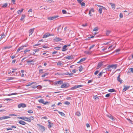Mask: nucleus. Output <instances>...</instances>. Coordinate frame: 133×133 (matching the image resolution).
Masks as SVG:
<instances>
[{
  "label": "nucleus",
  "instance_id": "9d476101",
  "mask_svg": "<svg viewBox=\"0 0 133 133\" xmlns=\"http://www.w3.org/2000/svg\"><path fill=\"white\" fill-rule=\"evenodd\" d=\"M103 65V62H99L98 64V66L97 67V69H98L101 66Z\"/></svg>",
  "mask_w": 133,
  "mask_h": 133
},
{
  "label": "nucleus",
  "instance_id": "864d4df0",
  "mask_svg": "<svg viewBox=\"0 0 133 133\" xmlns=\"http://www.w3.org/2000/svg\"><path fill=\"white\" fill-rule=\"evenodd\" d=\"M62 12L63 14H66L67 13L66 11L65 10H63Z\"/></svg>",
  "mask_w": 133,
  "mask_h": 133
},
{
  "label": "nucleus",
  "instance_id": "c03bdc74",
  "mask_svg": "<svg viewBox=\"0 0 133 133\" xmlns=\"http://www.w3.org/2000/svg\"><path fill=\"white\" fill-rule=\"evenodd\" d=\"M28 118L30 119V122L31 121V120H33L34 119V117L33 116H30Z\"/></svg>",
  "mask_w": 133,
  "mask_h": 133
},
{
  "label": "nucleus",
  "instance_id": "ea45409f",
  "mask_svg": "<svg viewBox=\"0 0 133 133\" xmlns=\"http://www.w3.org/2000/svg\"><path fill=\"white\" fill-rule=\"evenodd\" d=\"M27 112L29 114H32L33 113V112L31 110H28Z\"/></svg>",
  "mask_w": 133,
  "mask_h": 133
},
{
  "label": "nucleus",
  "instance_id": "603ef678",
  "mask_svg": "<svg viewBox=\"0 0 133 133\" xmlns=\"http://www.w3.org/2000/svg\"><path fill=\"white\" fill-rule=\"evenodd\" d=\"M32 9H30L29 10L28 12V14L29 15L30 14V12H32Z\"/></svg>",
  "mask_w": 133,
  "mask_h": 133
},
{
  "label": "nucleus",
  "instance_id": "72a5a7b5",
  "mask_svg": "<svg viewBox=\"0 0 133 133\" xmlns=\"http://www.w3.org/2000/svg\"><path fill=\"white\" fill-rule=\"evenodd\" d=\"M49 74V73H45L44 74L42 75L41 77H45V76L47 75H48Z\"/></svg>",
  "mask_w": 133,
  "mask_h": 133
},
{
  "label": "nucleus",
  "instance_id": "79ce46f5",
  "mask_svg": "<svg viewBox=\"0 0 133 133\" xmlns=\"http://www.w3.org/2000/svg\"><path fill=\"white\" fill-rule=\"evenodd\" d=\"M102 8H100L98 10L99 11V13L101 14L102 11Z\"/></svg>",
  "mask_w": 133,
  "mask_h": 133
},
{
  "label": "nucleus",
  "instance_id": "a18cd8bd",
  "mask_svg": "<svg viewBox=\"0 0 133 133\" xmlns=\"http://www.w3.org/2000/svg\"><path fill=\"white\" fill-rule=\"evenodd\" d=\"M76 88H77V86L76 85H75L74 86L72 87L71 88V89L72 90H74Z\"/></svg>",
  "mask_w": 133,
  "mask_h": 133
},
{
  "label": "nucleus",
  "instance_id": "20e7f679",
  "mask_svg": "<svg viewBox=\"0 0 133 133\" xmlns=\"http://www.w3.org/2000/svg\"><path fill=\"white\" fill-rule=\"evenodd\" d=\"M69 86V83H65L63 84L61 86L62 88H66L68 87Z\"/></svg>",
  "mask_w": 133,
  "mask_h": 133
},
{
  "label": "nucleus",
  "instance_id": "c85d7f7f",
  "mask_svg": "<svg viewBox=\"0 0 133 133\" xmlns=\"http://www.w3.org/2000/svg\"><path fill=\"white\" fill-rule=\"evenodd\" d=\"M103 73L102 72H101L99 73V74L98 75V78H100L101 77Z\"/></svg>",
  "mask_w": 133,
  "mask_h": 133
},
{
  "label": "nucleus",
  "instance_id": "e433bc0d",
  "mask_svg": "<svg viewBox=\"0 0 133 133\" xmlns=\"http://www.w3.org/2000/svg\"><path fill=\"white\" fill-rule=\"evenodd\" d=\"M36 82H33L31 83H29V84L27 85H26V86L27 87H28L30 86L32 84H34V83H35Z\"/></svg>",
  "mask_w": 133,
  "mask_h": 133
},
{
  "label": "nucleus",
  "instance_id": "4be33fe9",
  "mask_svg": "<svg viewBox=\"0 0 133 133\" xmlns=\"http://www.w3.org/2000/svg\"><path fill=\"white\" fill-rule=\"evenodd\" d=\"M111 32V31L109 30H107L106 31V35L108 36L109 35L110 33Z\"/></svg>",
  "mask_w": 133,
  "mask_h": 133
},
{
  "label": "nucleus",
  "instance_id": "473e14b6",
  "mask_svg": "<svg viewBox=\"0 0 133 133\" xmlns=\"http://www.w3.org/2000/svg\"><path fill=\"white\" fill-rule=\"evenodd\" d=\"M93 98L95 100H97L99 99L98 97L96 96H94L93 97Z\"/></svg>",
  "mask_w": 133,
  "mask_h": 133
},
{
  "label": "nucleus",
  "instance_id": "3c124183",
  "mask_svg": "<svg viewBox=\"0 0 133 133\" xmlns=\"http://www.w3.org/2000/svg\"><path fill=\"white\" fill-rule=\"evenodd\" d=\"M61 48V47H55V49H56V50H58L60 49Z\"/></svg>",
  "mask_w": 133,
  "mask_h": 133
},
{
  "label": "nucleus",
  "instance_id": "4d7b16f0",
  "mask_svg": "<svg viewBox=\"0 0 133 133\" xmlns=\"http://www.w3.org/2000/svg\"><path fill=\"white\" fill-rule=\"evenodd\" d=\"M12 100L11 99H10V98H5V100L6 101H11Z\"/></svg>",
  "mask_w": 133,
  "mask_h": 133
},
{
  "label": "nucleus",
  "instance_id": "423d86ee",
  "mask_svg": "<svg viewBox=\"0 0 133 133\" xmlns=\"http://www.w3.org/2000/svg\"><path fill=\"white\" fill-rule=\"evenodd\" d=\"M26 107V105L24 103L19 104L18 105V107L19 108H20L21 107L24 108Z\"/></svg>",
  "mask_w": 133,
  "mask_h": 133
},
{
  "label": "nucleus",
  "instance_id": "7c9ffc66",
  "mask_svg": "<svg viewBox=\"0 0 133 133\" xmlns=\"http://www.w3.org/2000/svg\"><path fill=\"white\" fill-rule=\"evenodd\" d=\"M25 15H22V17H21V21L23 20L24 18H25Z\"/></svg>",
  "mask_w": 133,
  "mask_h": 133
},
{
  "label": "nucleus",
  "instance_id": "393cba45",
  "mask_svg": "<svg viewBox=\"0 0 133 133\" xmlns=\"http://www.w3.org/2000/svg\"><path fill=\"white\" fill-rule=\"evenodd\" d=\"M38 101L39 102L42 103L43 104V103L44 102V100L43 99H41L38 100Z\"/></svg>",
  "mask_w": 133,
  "mask_h": 133
},
{
  "label": "nucleus",
  "instance_id": "1a4fd4ad",
  "mask_svg": "<svg viewBox=\"0 0 133 133\" xmlns=\"http://www.w3.org/2000/svg\"><path fill=\"white\" fill-rule=\"evenodd\" d=\"M50 36V34L47 33L43 35V38H46Z\"/></svg>",
  "mask_w": 133,
  "mask_h": 133
},
{
  "label": "nucleus",
  "instance_id": "8fccbe9b",
  "mask_svg": "<svg viewBox=\"0 0 133 133\" xmlns=\"http://www.w3.org/2000/svg\"><path fill=\"white\" fill-rule=\"evenodd\" d=\"M123 17V14L122 13H120L119 15V17L120 18H122Z\"/></svg>",
  "mask_w": 133,
  "mask_h": 133
},
{
  "label": "nucleus",
  "instance_id": "2eb2a0df",
  "mask_svg": "<svg viewBox=\"0 0 133 133\" xmlns=\"http://www.w3.org/2000/svg\"><path fill=\"white\" fill-rule=\"evenodd\" d=\"M67 46H68L66 45H64V46L63 47V49L62 50V51H64L66 50H67L66 48Z\"/></svg>",
  "mask_w": 133,
  "mask_h": 133
},
{
  "label": "nucleus",
  "instance_id": "f3484780",
  "mask_svg": "<svg viewBox=\"0 0 133 133\" xmlns=\"http://www.w3.org/2000/svg\"><path fill=\"white\" fill-rule=\"evenodd\" d=\"M86 58H82L81 59V60L78 62L77 63H79L81 62H82L86 60Z\"/></svg>",
  "mask_w": 133,
  "mask_h": 133
},
{
  "label": "nucleus",
  "instance_id": "37998d69",
  "mask_svg": "<svg viewBox=\"0 0 133 133\" xmlns=\"http://www.w3.org/2000/svg\"><path fill=\"white\" fill-rule=\"evenodd\" d=\"M5 37V35L4 33L3 34L1 37V38L2 39H3V38L4 37Z\"/></svg>",
  "mask_w": 133,
  "mask_h": 133
},
{
  "label": "nucleus",
  "instance_id": "aec40b11",
  "mask_svg": "<svg viewBox=\"0 0 133 133\" xmlns=\"http://www.w3.org/2000/svg\"><path fill=\"white\" fill-rule=\"evenodd\" d=\"M23 49V46H22L19 47L17 51V53L18 52L20 51Z\"/></svg>",
  "mask_w": 133,
  "mask_h": 133
},
{
  "label": "nucleus",
  "instance_id": "4c0bfd02",
  "mask_svg": "<svg viewBox=\"0 0 133 133\" xmlns=\"http://www.w3.org/2000/svg\"><path fill=\"white\" fill-rule=\"evenodd\" d=\"M17 94H18V93H12V94H8V96H10V95H17Z\"/></svg>",
  "mask_w": 133,
  "mask_h": 133
},
{
  "label": "nucleus",
  "instance_id": "6ab92c4d",
  "mask_svg": "<svg viewBox=\"0 0 133 133\" xmlns=\"http://www.w3.org/2000/svg\"><path fill=\"white\" fill-rule=\"evenodd\" d=\"M107 116L112 119V120L114 121V118L113 117L110 115L109 114V115H107Z\"/></svg>",
  "mask_w": 133,
  "mask_h": 133
},
{
  "label": "nucleus",
  "instance_id": "c756f323",
  "mask_svg": "<svg viewBox=\"0 0 133 133\" xmlns=\"http://www.w3.org/2000/svg\"><path fill=\"white\" fill-rule=\"evenodd\" d=\"M57 65H58L61 66L62 65V62L59 61L57 63Z\"/></svg>",
  "mask_w": 133,
  "mask_h": 133
},
{
  "label": "nucleus",
  "instance_id": "a211bd4d",
  "mask_svg": "<svg viewBox=\"0 0 133 133\" xmlns=\"http://www.w3.org/2000/svg\"><path fill=\"white\" fill-rule=\"evenodd\" d=\"M48 123L49 124L48 125V128H50L52 127V125L53 124L52 123H51L50 121H48Z\"/></svg>",
  "mask_w": 133,
  "mask_h": 133
},
{
  "label": "nucleus",
  "instance_id": "cd10ccee",
  "mask_svg": "<svg viewBox=\"0 0 133 133\" xmlns=\"http://www.w3.org/2000/svg\"><path fill=\"white\" fill-rule=\"evenodd\" d=\"M64 74L65 75H69L70 76H71L73 74L72 73H69V72H66L64 73Z\"/></svg>",
  "mask_w": 133,
  "mask_h": 133
},
{
  "label": "nucleus",
  "instance_id": "09e8293b",
  "mask_svg": "<svg viewBox=\"0 0 133 133\" xmlns=\"http://www.w3.org/2000/svg\"><path fill=\"white\" fill-rule=\"evenodd\" d=\"M76 86H77V88H79L82 87H83V86L82 85H77Z\"/></svg>",
  "mask_w": 133,
  "mask_h": 133
},
{
  "label": "nucleus",
  "instance_id": "39448f33",
  "mask_svg": "<svg viewBox=\"0 0 133 133\" xmlns=\"http://www.w3.org/2000/svg\"><path fill=\"white\" fill-rule=\"evenodd\" d=\"M37 125L39 127V128L40 129L42 130V131H45V128L44 126L39 124H37Z\"/></svg>",
  "mask_w": 133,
  "mask_h": 133
},
{
  "label": "nucleus",
  "instance_id": "f03ea898",
  "mask_svg": "<svg viewBox=\"0 0 133 133\" xmlns=\"http://www.w3.org/2000/svg\"><path fill=\"white\" fill-rule=\"evenodd\" d=\"M17 118L18 119H21L23 120L24 121H27L28 122H30V119L28 117H18Z\"/></svg>",
  "mask_w": 133,
  "mask_h": 133
},
{
  "label": "nucleus",
  "instance_id": "680f3d73",
  "mask_svg": "<svg viewBox=\"0 0 133 133\" xmlns=\"http://www.w3.org/2000/svg\"><path fill=\"white\" fill-rule=\"evenodd\" d=\"M43 70L42 69H40L39 70V73H43V72H42Z\"/></svg>",
  "mask_w": 133,
  "mask_h": 133
},
{
  "label": "nucleus",
  "instance_id": "bf43d9fd",
  "mask_svg": "<svg viewBox=\"0 0 133 133\" xmlns=\"http://www.w3.org/2000/svg\"><path fill=\"white\" fill-rule=\"evenodd\" d=\"M34 51H35V53L37 52L38 51H39V50L38 49H36L34 50Z\"/></svg>",
  "mask_w": 133,
  "mask_h": 133
},
{
  "label": "nucleus",
  "instance_id": "e2e57ef3",
  "mask_svg": "<svg viewBox=\"0 0 133 133\" xmlns=\"http://www.w3.org/2000/svg\"><path fill=\"white\" fill-rule=\"evenodd\" d=\"M50 103V102H44V103H43V104L45 105V104H46L47 103Z\"/></svg>",
  "mask_w": 133,
  "mask_h": 133
},
{
  "label": "nucleus",
  "instance_id": "f257e3e1",
  "mask_svg": "<svg viewBox=\"0 0 133 133\" xmlns=\"http://www.w3.org/2000/svg\"><path fill=\"white\" fill-rule=\"evenodd\" d=\"M117 66V64L109 65L107 66V67L105 68V69L106 71H109L111 70L110 68H114L116 69Z\"/></svg>",
  "mask_w": 133,
  "mask_h": 133
},
{
  "label": "nucleus",
  "instance_id": "338daca9",
  "mask_svg": "<svg viewBox=\"0 0 133 133\" xmlns=\"http://www.w3.org/2000/svg\"><path fill=\"white\" fill-rule=\"evenodd\" d=\"M110 94H107L105 95V96L106 97H108L110 95Z\"/></svg>",
  "mask_w": 133,
  "mask_h": 133
},
{
  "label": "nucleus",
  "instance_id": "412c9836",
  "mask_svg": "<svg viewBox=\"0 0 133 133\" xmlns=\"http://www.w3.org/2000/svg\"><path fill=\"white\" fill-rule=\"evenodd\" d=\"M54 40L56 41H60L61 40V39L60 38H59L57 37H56L54 39Z\"/></svg>",
  "mask_w": 133,
  "mask_h": 133
},
{
  "label": "nucleus",
  "instance_id": "5fc2aeb1",
  "mask_svg": "<svg viewBox=\"0 0 133 133\" xmlns=\"http://www.w3.org/2000/svg\"><path fill=\"white\" fill-rule=\"evenodd\" d=\"M80 4L82 6H85V4L84 2H81Z\"/></svg>",
  "mask_w": 133,
  "mask_h": 133
},
{
  "label": "nucleus",
  "instance_id": "0eeeda50",
  "mask_svg": "<svg viewBox=\"0 0 133 133\" xmlns=\"http://www.w3.org/2000/svg\"><path fill=\"white\" fill-rule=\"evenodd\" d=\"M58 16H57L51 17H49L48 18V19L49 20H52L57 18Z\"/></svg>",
  "mask_w": 133,
  "mask_h": 133
},
{
  "label": "nucleus",
  "instance_id": "a19ab883",
  "mask_svg": "<svg viewBox=\"0 0 133 133\" xmlns=\"http://www.w3.org/2000/svg\"><path fill=\"white\" fill-rule=\"evenodd\" d=\"M98 29L97 27H95L93 30V31H96L98 30Z\"/></svg>",
  "mask_w": 133,
  "mask_h": 133
},
{
  "label": "nucleus",
  "instance_id": "c9c22d12",
  "mask_svg": "<svg viewBox=\"0 0 133 133\" xmlns=\"http://www.w3.org/2000/svg\"><path fill=\"white\" fill-rule=\"evenodd\" d=\"M8 5L7 3H5L2 6V7L3 8H5Z\"/></svg>",
  "mask_w": 133,
  "mask_h": 133
},
{
  "label": "nucleus",
  "instance_id": "5701e85b",
  "mask_svg": "<svg viewBox=\"0 0 133 133\" xmlns=\"http://www.w3.org/2000/svg\"><path fill=\"white\" fill-rule=\"evenodd\" d=\"M23 9H22L21 10H19L17 11V13L18 14H20L21 12H22L23 10Z\"/></svg>",
  "mask_w": 133,
  "mask_h": 133
},
{
  "label": "nucleus",
  "instance_id": "13d9d810",
  "mask_svg": "<svg viewBox=\"0 0 133 133\" xmlns=\"http://www.w3.org/2000/svg\"><path fill=\"white\" fill-rule=\"evenodd\" d=\"M95 46V45H92L90 47V48H89L90 50L92 48L94 47V46Z\"/></svg>",
  "mask_w": 133,
  "mask_h": 133
},
{
  "label": "nucleus",
  "instance_id": "6e6552de",
  "mask_svg": "<svg viewBox=\"0 0 133 133\" xmlns=\"http://www.w3.org/2000/svg\"><path fill=\"white\" fill-rule=\"evenodd\" d=\"M10 117L9 116H4L2 117H0V121L2 120L3 119H6L10 118Z\"/></svg>",
  "mask_w": 133,
  "mask_h": 133
},
{
  "label": "nucleus",
  "instance_id": "bb28decb",
  "mask_svg": "<svg viewBox=\"0 0 133 133\" xmlns=\"http://www.w3.org/2000/svg\"><path fill=\"white\" fill-rule=\"evenodd\" d=\"M76 115L78 116H80L81 114L79 112H76Z\"/></svg>",
  "mask_w": 133,
  "mask_h": 133
},
{
  "label": "nucleus",
  "instance_id": "b1692460",
  "mask_svg": "<svg viewBox=\"0 0 133 133\" xmlns=\"http://www.w3.org/2000/svg\"><path fill=\"white\" fill-rule=\"evenodd\" d=\"M110 5H111L112 8H113L114 9H115V4H113L112 3H110Z\"/></svg>",
  "mask_w": 133,
  "mask_h": 133
},
{
  "label": "nucleus",
  "instance_id": "4468645a",
  "mask_svg": "<svg viewBox=\"0 0 133 133\" xmlns=\"http://www.w3.org/2000/svg\"><path fill=\"white\" fill-rule=\"evenodd\" d=\"M130 87L129 86H125L124 85V89L123 90V91H126Z\"/></svg>",
  "mask_w": 133,
  "mask_h": 133
},
{
  "label": "nucleus",
  "instance_id": "0e129e2a",
  "mask_svg": "<svg viewBox=\"0 0 133 133\" xmlns=\"http://www.w3.org/2000/svg\"><path fill=\"white\" fill-rule=\"evenodd\" d=\"M50 103V102H44V103H43V104L45 105V104H46L47 103Z\"/></svg>",
  "mask_w": 133,
  "mask_h": 133
},
{
  "label": "nucleus",
  "instance_id": "dca6fc26",
  "mask_svg": "<svg viewBox=\"0 0 133 133\" xmlns=\"http://www.w3.org/2000/svg\"><path fill=\"white\" fill-rule=\"evenodd\" d=\"M66 59H72L73 58V56H68L67 57H65Z\"/></svg>",
  "mask_w": 133,
  "mask_h": 133
},
{
  "label": "nucleus",
  "instance_id": "49530a36",
  "mask_svg": "<svg viewBox=\"0 0 133 133\" xmlns=\"http://www.w3.org/2000/svg\"><path fill=\"white\" fill-rule=\"evenodd\" d=\"M64 104L67 105H69L70 104V103L68 101H66L64 102Z\"/></svg>",
  "mask_w": 133,
  "mask_h": 133
},
{
  "label": "nucleus",
  "instance_id": "9b49d317",
  "mask_svg": "<svg viewBox=\"0 0 133 133\" xmlns=\"http://www.w3.org/2000/svg\"><path fill=\"white\" fill-rule=\"evenodd\" d=\"M34 28L30 30L29 31V36L30 35H32V33L33 32L34 30Z\"/></svg>",
  "mask_w": 133,
  "mask_h": 133
},
{
  "label": "nucleus",
  "instance_id": "58836bf2",
  "mask_svg": "<svg viewBox=\"0 0 133 133\" xmlns=\"http://www.w3.org/2000/svg\"><path fill=\"white\" fill-rule=\"evenodd\" d=\"M82 68L83 67L82 65H81L79 67V71H81L82 70Z\"/></svg>",
  "mask_w": 133,
  "mask_h": 133
},
{
  "label": "nucleus",
  "instance_id": "a878e982",
  "mask_svg": "<svg viewBox=\"0 0 133 133\" xmlns=\"http://www.w3.org/2000/svg\"><path fill=\"white\" fill-rule=\"evenodd\" d=\"M58 112L62 116H65V115L64 114L63 112H60V111H58Z\"/></svg>",
  "mask_w": 133,
  "mask_h": 133
},
{
  "label": "nucleus",
  "instance_id": "052dcab7",
  "mask_svg": "<svg viewBox=\"0 0 133 133\" xmlns=\"http://www.w3.org/2000/svg\"><path fill=\"white\" fill-rule=\"evenodd\" d=\"M9 115L10 116H17V115L13 114H10V115Z\"/></svg>",
  "mask_w": 133,
  "mask_h": 133
},
{
  "label": "nucleus",
  "instance_id": "f8f14e48",
  "mask_svg": "<svg viewBox=\"0 0 133 133\" xmlns=\"http://www.w3.org/2000/svg\"><path fill=\"white\" fill-rule=\"evenodd\" d=\"M18 123L19 124L23 125H25L26 123L25 122L22 120L19 121Z\"/></svg>",
  "mask_w": 133,
  "mask_h": 133
},
{
  "label": "nucleus",
  "instance_id": "774afa93",
  "mask_svg": "<svg viewBox=\"0 0 133 133\" xmlns=\"http://www.w3.org/2000/svg\"><path fill=\"white\" fill-rule=\"evenodd\" d=\"M99 71L98 70L96 71L94 73V74L95 75H96L98 72Z\"/></svg>",
  "mask_w": 133,
  "mask_h": 133
},
{
  "label": "nucleus",
  "instance_id": "69168bd1",
  "mask_svg": "<svg viewBox=\"0 0 133 133\" xmlns=\"http://www.w3.org/2000/svg\"><path fill=\"white\" fill-rule=\"evenodd\" d=\"M87 25V23H85V24H82V26H85Z\"/></svg>",
  "mask_w": 133,
  "mask_h": 133
},
{
  "label": "nucleus",
  "instance_id": "6e6d98bb",
  "mask_svg": "<svg viewBox=\"0 0 133 133\" xmlns=\"http://www.w3.org/2000/svg\"><path fill=\"white\" fill-rule=\"evenodd\" d=\"M41 118H42V119H48L47 117H46L45 116H44L43 117H41Z\"/></svg>",
  "mask_w": 133,
  "mask_h": 133
},
{
  "label": "nucleus",
  "instance_id": "f704fd0d",
  "mask_svg": "<svg viewBox=\"0 0 133 133\" xmlns=\"http://www.w3.org/2000/svg\"><path fill=\"white\" fill-rule=\"evenodd\" d=\"M115 91V90L114 89H111L108 90V91L110 92H113Z\"/></svg>",
  "mask_w": 133,
  "mask_h": 133
},
{
  "label": "nucleus",
  "instance_id": "de8ad7c7",
  "mask_svg": "<svg viewBox=\"0 0 133 133\" xmlns=\"http://www.w3.org/2000/svg\"><path fill=\"white\" fill-rule=\"evenodd\" d=\"M30 51V50L26 49L25 50H24V53L25 54L26 52L29 51Z\"/></svg>",
  "mask_w": 133,
  "mask_h": 133
},
{
  "label": "nucleus",
  "instance_id": "2f4dec72",
  "mask_svg": "<svg viewBox=\"0 0 133 133\" xmlns=\"http://www.w3.org/2000/svg\"><path fill=\"white\" fill-rule=\"evenodd\" d=\"M36 87H37L38 88V89H41L42 88V87L41 86L39 85L37 86L36 87H32V88H35Z\"/></svg>",
  "mask_w": 133,
  "mask_h": 133
},
{
  "label": "nucleus",
  "instance_id": "7ed1b4c3",
  "mask_svg": "<svg viewBox=\"0 0 133 133\" xmlns=\"http://www.w3.org/2000/svg\"><path fill=\"white\" fill-rule=\"evenodd\" d=\"M63 82L62 80H60L55 81L54 83V84L57 86L63 84Z\"/></svg>",
  "mask_w": 133,
  "mask_h": 133
},
{
  "label": "nucleus",
  "instance_id": "ddd939ff",
  "mask_svg": "<svg viewBox=\"0 0 133 133\" xmlns=\"http://www.w3.org/2000/svg\"><path fill=\"white\" fill-rule=\"evenodd\" d=\"M120 77V75H119L117 77V81L121 83H122V79H121Z\"/></svg>",
  "mask_w": 133,
  "mask_h": 133
}]
</instances>
